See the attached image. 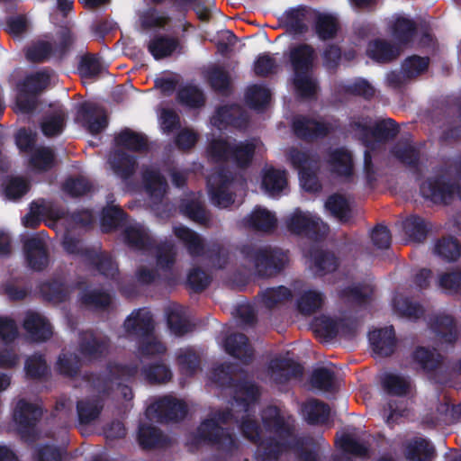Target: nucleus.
<instances>
[{
  "mask_svg": "<svg viewBox=\"0 0 461 461\" xmlns=\"http://www.w3.org/2000/svg\"><path fill=\"white\" fill-rule=\"evenodd\" d=\"M246 221L249 226L261 231L272 230L277 222L276 215L262 207H256Z\"/></svg>",
  "mask_w": 461,
  "mask_h": 461,
  "instance_id": "cd10ccee",
  "label": "nucleus"
},
{
  "mask_svg": "<svg viewBox=\"0 0 461 461\" xmlns=\"http://www.w3.org/2000/svg\"><path fill=\"white\" fill-rule=\"evenodd\" d=\"M294 131L302 138H315L326 135L332 129L331 125L316 120L298 117L294 121Z\"/></svg>",
  "mask_w": 461,
  "mask_h": 461,
  "instance_id": "5701e85b",
  "label": "nucleus"
},
{
  "mask_svg": "<svg viewBox=\"0 0 461 461\" xmlns=\"http://www.w3.org/2000/svg\"><path fill=\"white\" fill-rule=\"evenodd\" d=\"M337 444L345 452L352 454L356 456H364L367 453V447L357 440L349 434H343L337 438Z\"/></svg>",
  "mask_w": 461,
  "mask_h": 461,
  "instance_id": "c03bdc74",
  "label": "nucleus"
},
{
  "mask_svg": "<svg viewBox=\"0 0 461 461\" xmlns=\"http://www.w3.org/2000/svg\"><path fill=\"white\" fill-rule=\"evenodd\" d=\"M208 188L212 202L215 205L225 208L234 203L235 184L227 173L219 171L211 175L208 178Z\"/></svg>",
  "mask_w": 461,
  "mask_h": 461,
  "instance_id": "6e6552de",
  "label": "nucleus"
},
{
  "mask_svg": "<svg viewBox=\"0 0 461 461\" xmlns=\"http://www.w3.org/2000/svg\"><path fill=\"white\" fill-rule=\"evenodd\" d=\"M294 77V86L302 96H312L315 94L317 86L311 76L314 59L313 50L308 45H300L292 50L290 54Z\"/></svg>",
  "mask_w": 461,
  "mask_h": 461,
  "instance_id": "f03ea898",
  "label": "nucleus"
},
{
  "mask_svg": "<svg viewBox=\"0 0 461 461\" xmlns=\"http://www.w3.org/2000/svg\"><path fill=\"white\" fill-rule=\"evenodd\" d=\"M432 329L442 342L451 343L456 339L457 331L450 316H437L432 323Z\"/></svg>",
  "mask_w": 461,
  "mask_h": 461,
  "instance_id": "2f4dec72",
  "label": "nucleus"
},
{
  "mask_svg": "<svg viewBox=\"0 0 461 461\" xmlns=\"http://www.w3.org/2000/svg\"><path fill=\"white\" fill-rule=\"evenodd\" d=\"M435 252L447 260H455L460 255V248L456 240L444 239L437 243Z\"/></svg>",
  "mask_w": 461,
  "mask_h": 461,
  "instance_id": "864d4df0",
  "label": "nucleus"
},
{
  "mask_svg": "<svg viewBox=\"0 0 461 461\" xmlns=\"http://www.w3.org/2000/svg\"><path fill=\"white\" fill-rule=\"evenodd\" d=\"M143 185L147 193L154 200L160 201L167 191V182L154 168L146 169L143 173Z\"/></svg>",
  "mask_w": 461,
  "mask_h": 461,
  "instance_id": "a878e982",
  "label": "nucleus"
},
{
  "mask_svg": "<svg viewBox=\"0 0 461 461\" xmlns=\"http://www.w3.org/2000/svg\"><path fill=\"white\" fill-rule=\"evenodd\" d=\"M181 208L183 212L193 221L203 224L208 221L207 212L197 198H193L190 202L183 203Z\"/></svg>",
  "mask_w": 461,
  "mask_h": 461,
  "instance_id": "603ef678",
  "label": "nucleus"
},
{
  "mask_svg": "<svg viewBox=\"0 0 461 461\" xmlns=\"http://www.w3.org/2000/svg\"><path fill=\"white\" fill-rule=\"evenodd\" d=\"M178 98L181 103L190 107H198L203 104V95L195 86L183 88L178 94Z\"/></svg>",
  "mask_w": 461,
  "mask_h": 461,
  "instance_id": "680f3d73",
  "label": "nucleus"
},
{
  "mask_svg": "<svg viewBox=\"0 0 461 461\" xmlns=\"http://www.w3.org/2000/svg\"><path fill=\"white\" fill-rule=\"evenodd\" d=\"M356 134L363 140L366 146H370L369 138L376 140H387L393 138L397 133V129L393 121L388 119L384 120L372 126L365 122L364 124L356 123Z\"/></svg>",
  "mask_w": 461,
  "mask_h": 461,
  "instance_id": "ddd939ff",
  "label": "nucleus"
},
{
  "mask_svg": "<svg viewBox=\"0 0 461 461\" xmlns=\"http://www.w3.org/2000/svg\"><path fill=\"white\" fill-rule=\"evenodd\" d=\"M129 375V370L125 367L113 365L109 366L107 373L103 376L102 381L98 382L96 388L102 399L105 395L112 394L111 400L117 402H130L132 400L131 390L119 383L117 380Z\"/></svg>",
  "mask_w": 461,
  "mask_h": 461,
  "instance_id": "20e7f679",
  "label": "nucleus"
},
{
  "mask_svg": "<svg viewBox=\"0 0 461 461\" xmlns=\"http://www.w3.org/2000/svg\"><path fill=\"white\" fill-rule=\"evenodd\" d=\"M107 349V343L92 333H86L80 343V351L86 358H96Z\"/></svg>",
  "mask_w": 461,
  "mask_h": 461,
  "instance_id": "c9c22d12",
  "label": "nucleus"
},
{
  "mask_svg": "<svg viewBox=\"0 0 461 461\" xmlns=\"http://www.w3.org/2000/svg\"><path fill=\"white\" fill-rule=\"evenodd\" d=\"M374 352L380 357L391 355L395 348V336L392 327L375 330L369 334Z\"/></svg>",
  "mask_w": 461,
  "mask_h": 461,
  "instance_id": "aec40b11",
  "label": "nucleus"
},
{
  "mask_svg": "<svg viewBox=\"0 0 461 461\" xmlns=\"http://www.w3.org/2000/svg\"><path fill=\"white\" fill-rule=\"evenodd\" d=\"M176 46L177 42L174 39L158 37L149 41L148 49L156 59H159L171 55Z\"/></svg>",
  "mask_w": 461,
  "mask_h": 461,
  "instance_id": "4c0bfd02",
  "label": "nucleus"
},
{
  "mask_svg": "<svg viewBox=\"0 0 461 461\" xmlns=\"http://www.w3.org/2000/svg\"><path fill=\"white\" fill-rule=\"evenodd\" d=\"M325 207L333 216L340 221H346L348 217V203L341 195H331L326 202Z\"/></svg>",
  "mask_w": 461,
  "mask_h": 461,
  "instance_id": "a18cd8bd",
  "label": "nucleus"
},
{
  "mask_svg": "<svg viewBox=\"0 0 461 461\" xmlns=\"http://www.w3.org/2000/svg\"><path fill=\"white\" fill-rule=\"evenodd\" d=\"M393 155L407 165H413L418 160V151L411 145L399 143L393 150Z\"/></svg>",
  "mask_w": 461,
  "mask_h": 461,
  "instance_id": "69168bd1",
  "label": "nucleus"
},
{
  "mask_svg": "<svg viewBox=\"0 0 461 461\" xmlns=\"http://www.w3.org/2000/svg\"><path fill=\"white\" fill-rule=\"evenodd\" d=\"M78 69L81 77L86 79L96 77L103 71L104 67L98 59L86 56L82 59Z\"/></svg>",
  "mask_w": 461,
  "mask_h": 461,
  "instance_id": "13d9d810",
  "label": "nucleus"
},
{
  "mask_svg": "<svg viewBox=\"0 0 461 461\" xmlns=\"http://www.w3.org/2000/svg\"><path fill=\"white\" fill-rule=\"evenodd\" d=\"M291 298V291L285 286L267 289L263 293V301L267 307H274L278 304L285 303L290 301Z\"/></svg>",
  "mask_w": 461,
  "mask_h": 461,
  "instance_id": "79ce46f5",
  "label": "nucleus"
},
{
  "mask_svg": "<svg viewBox=\"0 0 461 461\" xmlns=\"http://www.w3.org/2000/svg\"><path fill=\"white\" fill-rule=\"evenodd\" d=\"M398 54V48H393L383 41H372L367 48V55L379 62L389 61L394 59Z\"/></svg>",
  "mask_w": 461,
  "mask_h": 461,
  "instance_id": "e433bc0d",
  "label": "nucleus"
},
{
  "mask_svg": "<svg viewBox=\"0 0 461 461\" xmlns=\"http://www.w3.org/2000/svg\"><path fill=\"white\" fill-rule=\"evenodd\" d=\"M305 12L303 9L291 10L285 14L286 26L295 33H302L306 29Z\"/></svg>",
  "mask_w": 461,
  "mask_h": 461,
  "instance_id": "052dcab7",
  "label": "nucleus"
},
{
  "mask_svg": "<svg viewBox=\"0 0 461 461\" xmlns=\"http://www.w3.org/2000/svg\"><path fill=\"white\" fill-rule=\"evenodd\" d=\"M23 327L31 339L43 341L50 338L52 330L47 320L39 313L29 312L23 321Z\"/></svg>",
  "mask_w": 461,
  "mask_h": 461,
  "instance_id": "412c9836",
  "label": "nucleus"
},
{
  "mask_svg": "<svg viewBox=\"0 0 461 461\" xmlns=\"http://www.w3.org/2000/svg\"><path fill=\"white\" fill-rule=\"evenodd\" d=\"M118 148L139 151L146 149L147 140L141 134L130 129L122 131L116 137Z\"/></svg>",
  "mask_w": 461,
  "mask_h": 461,
  "instance_id": "f704fd0d",
  "label": "nucleus"
},
{
  "mask_svg": "<svg viewBox=\"0 0 461 461\" xmlns=\"http://www.w3.org/2000/svg\"><path fill=\"white\" fill-rule=\"evenodd\" d=\"M25 369L31 377H41L48 373L46 361L40 355H34L29 357L25 364Z\"/></svg>",
  "mask_w": 461,
  "mask_h": 461,
  "instance_id": "0e129e2a",
  "label": "nucleus"
},
{
  "mask_svg": "<svg viewBox=\"0 0 461 461\" xmlns=\"http://www.w3.org/2000/svg\"><path fill=\"white\" fill-rule=\"evenodd\" d=\"M382 384L384 388L393 395L408 394L412 389L411 383L407 377L393 373L385 374Z\"/></svg>",
  "mask_w": 461,
  "mask_h": 461,
  "instance_id": "7c9ffc66",
  "label": "nucleus"
},
{
  "mask_svg": "<svg viewBox=\"0 0 461 461\" xmlns=\"http://www.w3.org/2000/svg\"><path fill=\"white\" fill-rule=\"evenodd\" d=\"M405 233L415 241H420L425 238L427 227L423 219L417 216L407 218L403 223Z\"/></svg>",
  "mask_w": 461,
  "mask_h": 461,
  "instance_id": "ea45409f",
  "label": "nucleus"
},
{
  "mask_svg": "<svg viewBox=\"0 0 461 461\" xmlns=\"http://www.w3.org/2000/svg\"><path fill=\"white\" fill-rule=\"evenodd\" d=\"M420 192L425 198L434 203H448L456 196L461 199L459 183L447 176L429 178L420 186Z\"/></svg>",
  "mask_w": 461,
  "mask_h": 461,
  "instance_id": "39448f33",
  "label": "nucleus"
},
{
  "mask_svg": "<svg viewBox=\"0 0 461 461\" xmlns=\"http://www.w3.org/2000/svg\"><path fill=\"white\" fill-rule=\"evenodd\" d=\"M53 154L50 149L40 148L37 149L32 158L31 163L34 169L38 171L47 170L53 165Z\"/></svg>",
  "mask_w": 461,
  "mask_h": 461,
  "instance_id": "4d7b16f0",
  "label": "nucleus"
},
{
  "mask_svg": "<svg viewBox=\"0 0 461 461\" xmlns=\"http://www.w3.org/2000/svg\"><path fill=\"white\" fill-rule=\"evenodd\" d=\"M126 239L130 245L135 249H144L149 242L148 232L140 224L131 225L127 229Z\"/></svg>",
  "mask_w": 461,
  "mask_h": 461,
  "instance_id": "09e8293b",
  "label": "nucleus"
},
{
  "mask_svg": "<svg viewBox=\"0 0 461 461\" xmlns=\"http://www.w3.org/2000/svg\"><path fill=\"white\" fill-rule=\"evenodd\" d=\"M77 120L91 132L98 133L107 126L104 111L95 104H84L81 106Z\"/></svg>",
  "mask_w": 461,
  "mask_h": 461,
  "instance_id": "f3484780",
  "label": "nucleus"
},
{
  "mask_svg": "<svg viewBox=\"0 0 461 461\" xmlns=\"http://www.w3.org/2000/svg\"><path fill=\"white\" fill-rule=\"evenodd\" d=\"M175 235L183 241L192 255H198L203 249L200 237L191 230L179 226L174 230Z\"/></svg>",
  "mask_w": 461,
  "mask_h": 461,
  "instance_id": "58836bf2",
  "label": "nucleus"
},
{
  "mask_svg": "<svg viewBox=\"0 0 461 461\" xmlns=\"http://www.w3.org/2000/svg\"><path fill=\"white\" fill-rule=\"evenodd\" d=\"M254 267L260 276H271L279 270L286 261V257L280 251L270 249H258L248 253Z\"/></svg>",
  "mask_w": 461,
  "mask_h": 461,
  "instance_id": "9d476101",
  "label": "nucleus"
},
{
  "mask_svg": "<svg viewBox=\"0 0 461 461\" xmlns=\"http://www.w3.org/2000/svg\"><path fill=\"white\" fill-rule=\"evenodd\" d=\"M256 148V140L231 144L222 137H218L209 142L207 154L213 160L230 159L243 167L251 162Z\"/></svg>",
  "mask_w": 461,
  "mask_h": 461,
  "instance_id": "7ed1b4c3",
  "label": "nucleus"
},
{
  "mask_svg": "<svg viewBox=\"0 0 461 461\" xmlns=\"http://www.w3.org/2000/svg\"><path fill=\"white\" fill-rule=\"evenodd\" d=\"M124 329L131 336L142 339L149 335L153 330L152 318L149 312L144 309L132 312L124 322Z\"/></svg>",
  "mask_w": 461,
  "mask_h": 461,
  "instance_id": "a211bd4d",
  "label": "nucleus"
},
{
  "mask_svg": "<svg viewBox=\"0 0 461 461\" xmlns=\"http://www.w3.org/2000/svg\"><path fill=\"white\" fill-rule=\"evenodd\" d=\"M311 386L325 393H333L339 390L340 381L332 370L321 367L313 371L311 376Z\"/></svg>",
  "mask_w": 461,
  "mask_h": 461,
  "instance_id": "b1692460",
  "label": "nucleus"
},
{
  "mask_svg": "<svg viewBox=\"0 0 461 461\" xmlns=\"http://www.w3.org/2000/svg\"><path fill=\"white\" fill-rule=\"evenodd\" d=\"M285 225L289 231L295 234L324 235L328 231V226L319 218L300 210H294L286 217Z\"/></svg>",
  "mask_w": 461,
  "mask_h": 461,
  "instance_id": "1a4fd4ad",
  "label": "nucleus"
},
{
  "mask_svg": "<svg viewBox=\"0 0 461 461\" xmlns=\"http://www.w3.org/2000/svg\"><path fill=\"white\" fill-rule=\"evenodd\" d=\"M338 30V23L334 17L330 15L319 16L317 23V33L325 40L334 36Z\"/></svg>",
  "mask_w": 461,
  "mask_h": 461,
  "instance_id": "e2e57ef3",
  "label": "nucleus"
},
{
  "mask_svg": "<svg viewBox=\"0 0 461 461\" xmlns=\"http://www.w3.org/2000/svg\"><path fill=\"white\" fill-rule=\"evenodd\" d=\"M302 371V366L291 359H274L268 366L267 375L270 381L282 384L299 376Z\"/></svg>",
  "mask_w": 461,
  "mask_h": 461,
  "instance_id": "4468645a",
  "label": "nucleus"
},
{
  "mask_svg": "<svg viewBox=\"0 0 461 461\" xmlns=\"http://www.w3.org/2000/svg\"><path fill=\"white\" fill-rule=\"evenodd\" d=\"M144 375L150 383H166L172 377L171 371L165 365H155L144 370Z\"/></svg>",
  "mask_w": 461,
  "mask_h": 461,
  "instance_id": "bf43d9fd",
  "label": "nucleus"
},
{
  "mask_svg": "<svg viewBox=\"0 0 461 461\" xmlns=\"http://www.w3.org/2000/svg\"><path fill=\"white\" fill-rule=\"evenodd\" d=\"M329 169L341 176H349L353 173L354 161L352 154L345 148H335L329 150L326 157Z\"/></svg>",
  "mask_w": 461,
  "mask_h": 461,
  "instance_id": "2eb2a0df",
  "label": "nucleus"
},
{
  "mask_svg": "<svg viewBox=\"0 0 461 461\" xmlns=\"http://www.w3.org/2000/svg\"><path fill=\"white\" fill-rule=\"evenodd\" d=\"M56 411L66 415L67 420H71L74 412H77L80 424H90L100 417L102 405H57Z\"/></svg>",
  "mask_w": 461,
  "mask_h": 461,
  "instance_id": "6ab92c4d",
  "label": "nucleus"
},
{
  "mask_svg": "<svg viewBox=\"0 0 461 461\" xmlns=\"http://www.w3.org/2000/svg\"><path fill=\"white\" fill-rule=\"evenodd\" d=\"M42 415L40 405H17L14 412V420L17 429L27 439L34 433L37 421Z\"/></svg>",
  "mask_w": 461,
  "mask_h": 461,
  "instance_id": "f8f14e48",
  "label": "nucleus"
},
{
  "mask_svg": "<svg viewBox=\"0 0 461 461\" xmlns=\"http://www.w3.org/2000/svg\"><path fill=\"white\" fill-rule=\"evenodd\" d=\"M240 114V109L239 106H224L220 108L215 115L212 118V123L216 126L219 130L221 129V126L226 123H235L236 117Z\"/></svg>",
  "mask_w": 461,
  "mask_h": 461,
  "instance_id": "8fccbe9b",
  "label": "nucleus"
},
{
  "mask_svg": "<svg viewBox=\"0 0 461 461\" xmlns=\"http://www.w3.org/2000/svg\"><path fill=\"white\" fill-rule=\"evenodd\" d=\"M260 394L261 391L255 384L244 382L237 386L235 399L244 403H250L258 401Z\"/></svg>",
  "mask_w": 461,
  "mask_h": 461,
  "instance_id": "49530a36",
  "label": "nucleus"
},
{
  "mask_svg": "<svg viewBox=\"0 0 461 461\" xmlns=\"http://www.w3.org/2000/svg\"><path fill=\"white\" fill-rule=\"evenodd\" d=\"M226 351L234 357L246 361L252 355V350L242 334L230 336L225 343Z\"/></svg>",
  "mask_w": 461,
  "mask_h": 461,
  "instance_id": "72a5a7b5",
  "label": "nucleus"
},
{
  "mask_svg": "<svg viewBox=\"0 0 461 461\" xmlns=\"http://www.w3.org/2000/svg\"><path fill=\"white\" fill-rule=\"evenodd\" d=\"M330 405H303L302 414L312 424L323 423L329 420Z\"/></svg>",
  "mask_w": 461,
  "mask_h": 461,
  "instance_id": "a19ab883",
  "label": "nucleus"
},
{
  "mask_svg": "<svg viewBox=\"0 0 461 461\" xmlns=\"http://www.w3.org/2000/svg\"><path fill=\"white\" fill-rule=\"evenodd\" d=\"M170 330L176 335H183L188 330V323L183 307L176 306L171 310L167 316Z\"/></svg>",
  "mask_w": 461,
  "mask_h": 461,
  "instance_id": "37998d69",
  "label": "nucleus"
},
{
  "mask_svg": "<svg viewBox=\"0 0 461 461\" xmlns=\"http://www.w3.org/2000/svg\"><path fill=\"white\" fill-rule=\"evenodd\" d=\"M64 113L61 110L56 111L53 116L47 117L41 123L44 135L51 137L59 134L63 130Z\"/></svg>",
  "mask_w": 461,
  "mask_h": 461,
  "instance_id": "6e6d98bb",
  "label": "nucleus"
},
{
  "mask_svg": "<svg viewBox=\"0 0 461 461\" xmlns=\"http://www.w3.org/2000/svg\"><path fill=\"white\" fill-rule=\"evenodd\" d=\"M429 66L427 58L417 56L411 57L405 60L402 65V72L407 77H414L423 73Z\"/></svg>",
  "mask_w": 461,
  "mask_h": 461,
  "instance_id": "5fc2aeb1",
  "label": "nucleus"
},
{
  "mask_svg": "<svg viewBox=\"0 0 461 461\" xmlns=\"http://www.w3.org/2000/svg\"><path fill=\"white\" fill-rule=\"evenodd\" d=\"M51 52V46L48 42L41 41L31 46L26 52V57L33 62H40L47 59Z\"/></svg>",
  "mask_w": 461,
  "mask_h": 461,
  "instance_id": "774afa93",
  "label": "nucleus"
},
{
  "mask_svg": "<svg viewBox=\"0 0 461 461\" xmlns=\"http://www.w3.org/2000/svg\"><path fill=\"white\" fill-rule=\"evenodd\" d=\"M393 307L399 315L407 318L416 319L423 313V310L419 304L412 303L402 296H398L393 300Z\"/></svg>",
  "mask_w": 461,
  "mask_h": 461,
  "instance_id": "de8ad7c7",
  "label": "nucleus"
},
{
  "mask_svg": "<svg viewBox=\"0 0 461 461\" xmlns=\"http://www.w3.org/2000/svg\"><path fill=\"white\" fill-rule=\"evenodd\" d=\"M246 99L252 107L259 109L269 102L270 92L263 86H253L248 89Z\"/></svg>",
  "mask_w": 461,
  "mask_h": 461,
  "instance_id": "3c124183",
  "label": "nucleus"
},
{
  "mask_svg": "<svg viewBox=\"0 0 461 461\" xmlns=\"http://www.w3.org/2000/svg\"><path fill=\"white\" fill-rule=\"evenodd\" d=\"M24 249L30 267L41 270L48 265L46 240L33 236L26 240Z\"/></svg>",
  "mask_w": 461,
  "mask_h": 461,
  "instance_id": "dca6fc26",
  "label": "nucleus"
},
{
  "mask_svg": "<svg viewBox=\"0 0 461 461\" xmlns=\"http://www.w3.org/2000/svg\"><path fill=\"white\" fill-rule=\"evenodd\" d=\"M325 297L320 291H304L297 300V308L304 315L312 314L324 303Z\"/></svg>",
  "mask_w": 461,
  "mask_h": 461,
  "instance_id": "c756f323",
  "label": "nucleus"
},
{
  "mask_svg": "<svg viewBox=\"0 0 461 461\" xmlns=\"http://www.w3.org/2000/svg\"><path fill=\"white\" fill-rule=\"evenodd\" d=\"M226 418L208 419L204 420L199 427V435L209 441L216 442L223 445L226 441L232 443V438L227 434L220 425V420Z\"/></svg>",
  "mask_w": 461,
  "mask_h": 461,
  "instance_id": "393cba45",
  "label": "nucleus"
},
{
  "mask_svg": "<svg viewBox=\"0 0 461 461\" xmlns=\"http://www.w3.org/2000/svg\"><path fill=\"white\" fill-rule=\"evenodd\" d=\"M268 412L273 414L274 418L272 420L264 418L265 426L274 430L282 439L289 436L294 429V420L290 418L285 420L284 416H281L276 405H270Z\"/></svg>",
  "mask_w": 461,
  "mask_h": 461,
  "instance_id": "c85d7f7f",
  "label": "nucleus"
},
{
  "mask_svg": "<svg viewBox=\"0 0 461 461\" xmlns=\"http://www.w3.org/2000/svg\"><path fill=\"white\" fill-rule=\"evenodd\" d=\"M287 156L293 167L299 172L302 186L307 191L317 190L319 184L312 174L318 167L316 158L295 148L290 149Z\"/></svg>",
  "mask_w": 461,
  "mask_h": 461,
  "instance_id": "423d86ee",
  "label": "nucleus"
},
{
  "mask_svg": "<svg viewBox=\"0 0 461 461\" xmlns=\"http://www.w3.org/2000/svg\"><path fill=\"white\" fill-rule=\"evenodd\" d=\"M262 188L270 194L275 195L287 186V178L285 171L267 168L262 175Z\"/></svg>",
  "mask_w": 461,
  "mask_h": 461,
  "instance_id": "bb28decb",
  "label": "nucleus"
},
{
  "mask_svg": "<svg viewBox=\"0 0 461 461\" xmlns=\"http://www.w3.org/2000/svg\"><path fill=\"white\" fill-rule=\"evenodd\" d=\"M109 163L113 172L122 178H127L135 170V160L124 152L113 153L110 156Z\"/></svg>",
  "mask_w": 461,
  "mask_h": 461,
  "instance_id": "473e14b6",
  "label": "nucleus"
},
{
  "mask_svg": "<svg viewBox=\"0 0 461 461\" xmlns=\"http://www.w3.org/2000/svg\"><path fill=\"white\" fill-rule=\"evenodd\" d=\"M355 326L356 322L350 316H343L339 319L321 316L313 321L314 332L325 339L333 338L339 332L349 333Z\"/></svg>",
  "mask_w": 461,
  "mask_h": 461,
  "instance_id": "9b49d317",
  "label": "nucleus"
},
{
  "mask_svg": "<svg viewBox=\"0 0 461 461\" xmlns=\"http://www.w3.org/2000/svg\"><path fill=\"white\" fill-rule=\"evenodd\" d=\"M50 82L46 72H36L28 76L20 89L16 100V108L23 113L31 112L35 107L34 95L43 90Z\"/></svg>",
  "mask_w": 461,
  "mask_h": 461,
  "instance_id": "0eeeda50",
  "label": "nucleus"
},
{
  "mask_svg": "<svg viewBox=\"0 0 461 461\" xmlns=\"http://www.w3.org/2000/svg\"><path fill=\"white\" fill-rule=\"evenodd\" d=\"M187 412V405H148L139 427L140 445L151 447L159 441L160 432L154 423L179 421Z\"/></svg>",
  "mask_w": 461,
  "mask_h": 461,
  "instance_id": "f257e3e1",
  "label": "nucleus"
},
{
  "mask_svg": "<svg viewBox=\"0 0 461 461\" xmlns=\"http://www.w3.org/2000/svg\"><path fill=\"white\" fill-rule=\"evenodd\" d=\"M434 452L433 445L427 438L416 437L406 443L404 455L408 461H431Z\"/></svg>",
  "mask_w": 461,
  "mask_h": 461,
  "instance_id": "4be33fe9",
  "label": "nucleus"
},
{
  "mask_svg": "<svg viewBox=\"0 0 461 461\" xmlns=\"http://www.w3.org/2000/svg\"><path fill=\"white\" fill-rule=\"evenodd\" d=\"M165 351L164 346L151 334L141 339L139 353L140 356H155Z\"/></svg>",
  "mask_w": 461,
  "mask_h": 461,
  "instance_id": "338daca9",
  "label": "nucleus"
}]
</instances>
